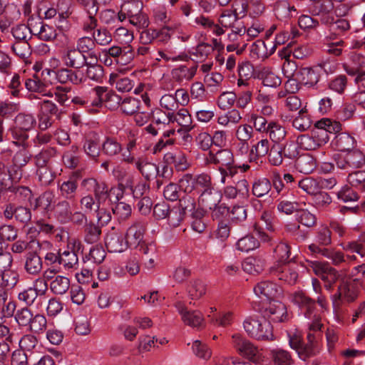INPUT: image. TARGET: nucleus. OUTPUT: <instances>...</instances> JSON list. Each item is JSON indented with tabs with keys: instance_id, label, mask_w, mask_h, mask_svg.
I'll list each match as a JSON object with an SVG mask.
<instances>
[{
	"instance_id": "obj_1",
	"label": "nucleus",
	"mask_w": 365,
	"mask_h": 365,
	"mask_svg": "<svg viewBox=\"0 0 365 365\" xmlns=\"http://www.w3.org/2000/svg\"><path fill=\"white\" fill-rule=\"evenodd\" d=\"M341 130L339 122L329 118L317 121L315 127L309 133L301 135L297 138V143L305 150H314L326 145L329 140V134L336 133Z\"/></svg>"
},
{
	"instance_id": "obj_2",
	"label": "nucleus",
	"mask_w": 365,
	"mask_h": 365,
	"mask_svg": "<svg viewBox=\"0 0 365 365\" xmlns=\"http://www.w3.org/2000/svg\"><path fill=\"white\" fill-rule=\"evenodd\" d=\"M81 186L87 191L93 192L95 196L94 199L88 194L81 198L80 205L86 213L96 211L108 198V187L103 181H98L93 178H86L82 180Z\"/></svg>"
},
{
	"instance_id": "obj_3",
	"label": "nucleus",
	"mask_w": 365,
	"mask_h": 365,
	"mask_svg": "<svg viewBox=\"0 0 365 365\" xmlns=\"http://www.w3.org/2000/svg\"><path fill=\"white\" fill-rule=\"evenodd\" d=\"M340 246L342 247L344 252L330 249L324 251L325 257L330 259L335 266H339L342 263L349 264L356 261V255L361 258L365 257V249L361 243L352 241L341 243Z\"/></svg>"
},
{
	"instance_id": "obj_4",
	"label": "nucleus",
	"mask_w": 365,
	"mask_h": 365,
	"mask_svg": "<svg viewBox=\"0 0 365 365\" xmlns=\"http://www.w3.org/2000/svg\"><path fill=\"white\" fill-rule=\"evenodd\" d=\"M245 331L257 340H272V327L270 322L262 315H253L246 318L243 322Z\"/></svg>"
},
{
	"instance_id": "obj_5",
	"label": "nucleus",
	"mask_w": 365,
	"mask_h": 365,
	"mask_svg": "<svg viewBox=\"0 0 365 365\" xmlns=\"http://www.w3.org/2000/svg\"><path fill=\"white\" fill-rule=\"evenodd\" d=\"M180 190L187 194L201 193L213 186L211 175L206 173L198 175L185 174L179 180Z\"/></svg>"
},
{
	"instance_id": "obj_6",
	"label": "nucleus",
	"mask_w": 365,
	"mask_h": 365,
	"mask_svg": "<svg viewBox=\"0 0 365 365\" xmlns=\"http://www.w3.org/2000/svg\"><path fill=\"white\" fill-rule=\"evenodd\" d=\"M334 161L338 169L346 173L359 169L365 165V155L359 149L354 148L334 155Z\"/></svg>"
},
{
	"instance_id": "obj_7",
	"label": "nucleus",
	"mask_w": 365,
	"mask_h": 365,
	"mask_svg": "<svg viewBox=\"0 0 365 365\" xmlns=\"http://www.w3.org/2000/svg\"><path fill=\"white\" fill-rule=\"evenodd\" d=\"M232 344L242 355L248 358L252 362L259 364L264 360L262 349L255 346L242 334L235 333L232 335Z\"/></svg>"
},
{
	"instance_id": "obj_8",
	"label": "nucleus",
	"mask_w": 365,
	"mask_h": 365,
	"mask_svg": "<svg viewBox=\"0 0 365 365\" xmlns=\"http://www.w3.org/2000/svg\"><path fill=\"white\" fill-rule=\"evenodd\" d=\"M222 199V194L214 187L204 190L198 197V205L202 210H213L212 217L218 218L219 212H227L226 207L219 206Z\"/></svg>"
},
{
	"instance_id": "obj_9",
	"label": "nucleus",
	"mask_w": 365,
	"mask_h": 365,
	"mask_svg": "<svg viewBox=\"0 0 365 365\" xmlns=\"http://www.w3.org/2000/svg\"><path fill=\"white\" fill-rule=\"evenodd\" d=\"M14 124L11 130L12 136L19 141L16 143L23 145L29 138L28 131L36 126V120L32 114L20 113L15 117Z\"/></svg>"
},
{
	"instance_id": "obj_10",
	"label": "nucleus",
	"mask_w": 365,
	"mask_h": 365,
	"mask_svg": "<svg viewBox=\"0 0 365 365\" xmlns=\"http://www.w3.org/2000/svg\"><path fill=\"white\" fill-rule=\"evenodd\" d=\"M91 94L93 96L91 103L97 109L102 106L103 102L109 109H115L121 104V97L108 91L106 87L96 86L92 89Z\"/></svg>"
},
{
	"instance_id": "obj_11",
	"label": "nucleus",
	"mask_w": 365,
	"mask_h": 365,
	"mask_svg": "<svg viewBox=\"0 0 365 365\" xmlns=\"http://www.w3.org/2000/svg\"><path fill=\"white\" fill-rule=\"evenodd\" d=\"M48 284L41 277L34 280L32 286L22 289L18 294V299L25 305L29 307L34 304L38 296L46 294Z\"/></svg>"
},
{
	"instance_id": "obj_12",
	"label": "nucleus",
	"mask_w": 365,
	"mask_h": 365,
	"mask_svg": "<svg viewBox=\"0 0 365 365\" xmlns=\"http://www.w3.org/2000/svg\"><path fill=\"white\" fill-rule=\"evenodd\" d=\"M255 295L262 300H275L283 293L281 287L269 280H262L253 288Z\"/></svg>"
},
{
	"instance_id": "obj_13",
	"label": "nucleus",
	"mask_w": 365,
	"mask_h": 365,
	"mask_svg": "<svg viewBox=\"0 0 365 365\" xmlns=\"http://www.w3.org/2000/svg\"><path fill=\"white\" fill-rule=\"evenodd\" d=\"M175 306L185 325L196 329L204 325V317L200 311L190 310L181 302H176Z\"/></svg>"
},
{
	"instance_id": "obj_14",
	"label": "nucleus",
	"mask_w": 365,
	"mask_h": 365,
	"mask_svg": "<svg viewBox=\"0 0 365 365\" xmlns=\"http://www.w3.org/2000/svg\"><path fill=\"white\" fill-rule=\"evenodd\" d=\"M289 300L304 312L306 317L309 318L315 309V300L308 297L304 292L299 290L289 294Z\"/></svg>"
},
{
	"instance_id": "obj_15",
	"label": "nucleus",
	"mask_w": 365,
	"mask_h": 365,
	"mask_svg": "<svg viewBox=\"0 0 365 365\" xmlns=\"http://www.w3.org/2000/svg\"><path fill=\"white\" fill-rule=\"evenodd\" d=\"M321 69L317 67H303L296 69L293 74L297 78L299 82L308 87H314L320 78Z\"/></svg>"
},
{
	"instance_id": "obj_16",
	"label": "nucleus",
	"mask_w": 365,
	"mask_h": 365,
	"mask_svg": "<svg viewBox=\"0 0 365 365\" xmlns=\"http://www.w3.org/2000/svg\"><path fill=\"white\" fill-rule=\"evenodd\" d=\"M356 297L357 293L354 287L347 282H342L339 286L336 293L331 297L334 311L336 312L339 308L341 302H352Z\"/></svg>"
},
{
	"instance_id": "obj_17",
	"label": "nucleus",
	"mask_w": 365,
	"mask_h": 365,
	"mask_svg": "<svg viewBox=\"0 0 365 365\" xmlns=\"http://www.w3.org/2000/svg\"><path fill=\"white\" fill-rule=\"evenodd\" d=\"M263 316L274 322H282L288 319L287 308L278 300L271 302L264 309Z\"/></svg>"
},
{
	"instance_id": "obj_18",
	"label": "nucleus",
	"mask_w": 365,
	"mask_h": 365,
	"mask_svg": "<svg viewBox=\"0 0 365 365\" xmlns=\"http://www.w3.org/2000/svg\"><path fill=\"white\" fill-rule=\"evenodd\" d=\"M4 215L7 220H11L14 217L17 222L24 225L27 224L31 220L32 216L29 208L14 204L6 205Z\"/></svg>"
},
{
	"instance_id": "obj_19",
	"label": "nucleus",
	"mask_w": 365,
	"mask_h": 365,
	"mask_svg": "<svg viewBox=\"0 0 365 365\" xmlns=\"http://www.w3.org/2000/svg\"><path fill=\"white\" fill-rule=\"evenodd\" d=\"M76 243H78L76 240L71 239L68 241V247L71 245L74 247ZM59 264L62 266L66 271L76 269L78 265V258L76 253L73 250H70L69 247L62 252L60 251Z\"/></svg>"
},
{
	"instance_id": "obj_20",
	"label": "nucleus",
	"mask_w": 365,
	"mask_h": 365,
	"mask_svg": "<svg viewBox=\"0 0 365 365\" xmlns=\"http://www.w3.org/2000/svg\"><path fill=\"white\" fill-rule=\"evenodd\" d=\"M271 273L279 280L289 284H294L298 278V272L295 266L290 264H279L271 268Z\"/></svg>"
},
{
	"instance_id": "obj_21",
	"label": "nucleus",
	"mask_w": 365,
	"mask_h": 365,
	"mask_svg": "<svg viewBox=\"0 0 365 365\" xmlns=\"http://www.w3.org/2000/svg\"><path fill=\"white\" fill-rule=\"evenodd\" d=\"M145 230L143 222H137L133 224L127 230L126 242L131 247L139 248L143 244H146L143 241L144 233Z\"/></svg>"
},
{
	"instance_id": "obj_22",
	"label": "nucleus",
	"mask_w": 365,
	"mask_h": 365,
	"mask_svg": "<svg viewBox=\"0 0 365 365\" xmlns=\"http://www.w3.org/2000/svg\"><path fill=\"white\" fill-rule=\"evenodd\" d=\"M205 160L207 164L218 165L219 167L229 166L235 163L233 153L229 149H222L215 153L210 151Z\"/></svg>"
},
{
	"instance_id": "obj_23",
	"label": "nucleus",
	"mask_w": 365,
	"mask_h": 365,
	"mask_svg": "<svg viewBox=\"0 0 365 365\" xmlns=\"http://www.w3.org/2000/svg\"><path fill=\"white\" fill-rule=\"evenodd\" d=\"M197 66H179L171 71L172 80L180 86L186 85L195 76Z\"/></svg>"
},
{
	"instance_id": "obj_24",
	"label": "nucleus",
	"mask_w": 365,
	"mask_h": 365,
	"mask_svg": "<svg viewBox=\"0 0 365 365\" xmlns=\"http://www.w3.org/2000/svg\"><path fill=\"white\" fill-rule=\"evenodd\" d=\"M101 145L99 135L96 133H89L84 140L83 150L91 159H97L101 153Z\"/></svg>"
},
{
	"instance_id": "obj_25",
	"label": "nucleus",
	"mask_w": 365,
	"mask_h": 365,
	"mask_svg": "<svg viewBox=\"0 0 365 365\" xmlns=\"http://www.w3.org/2000/svg\"><path fill=\"white\" fill-rule=\"evenodd\" d=\"M138 252L141 255L142 261L148 269H151L155 266V261L158 258L157 248L153 243L143 244Z\"/></svg>"
},
{
	"instance_id": "obj_26",
	"label": "nucleus",
	"mask_w": 365,
	"mask_h": 365,
	"mask_svg": "<svg viewBox=\"0 0 365 365\" xmlns=\"http://www.w3.org/2000/svg\"><path fill=\"white\" fill-rule=\"evenodd\" d=\"M106 246L110 252H122L127 249L128 244L122 234L113 231L106 237Z\"/></svg>"
},
{
	"instance_id": "obj_27",
	"label": "nucleus",
	"mask_w": 365,
	"mask_h": 365,
	"mask_svg": "<svg viewBox=\"0 0 365 365\" xmlns=\"http://www.w3.org/2000/svg\"><path fill=\"white\" fill-rule=\"evenodd\" d=\"M48 85L41 81L37 76L28 78L25 81V87L29 92L37 93L41 96L53 97V91L48 89Z\"/></svg>"
},
{
	"instance_id": "obj_28",
	"label": "nucleus",
	"mask_w": 365,
	"mask_h": 365,
	"mask_svg": "<svg viewBox=\"0 0 365 365\" xmlns=\"http://www.w3.org/2000/svg\"><path fill=\"white\" fill-rule=\"evenodd\" d=\"M24 270L30 275H38L43 269L41 258L35 252H30L25 257Z\"/></svg>"
},
{
	"instance_id": "obj_29",
	"label": "nucleus",
	"mask_w": 365,
	"mask_h": 365,
	"mask_svg": "<svg viewBox=\"0 0 365 365\" xmlns=\"http://www.w3.org/2000/svg\"><path fill=\"white\" fill-rule=\"evenodd\" d=\"M54 217L61 223H67L71 217V207L68 201L62 200L56 202L52 208Z\"/></svg>"
},
{
	"instance_id": "obj_30",
	"label": "nucleus",
	"mask_w": 365,
	"mask_h": 365,
	"mask_svg": "<svg viewBox=\"0 0 365 365\" xmlns=\"http://www.w3.org/2000/svg\"><path fill=\"white\" fill-rule=\"evenodd\" d=\"M55 203V195L52 192L46 191L36 198L34 202L31 205L34 210H39L48 212L52 210Z\"/></svg>"
},
{
	"instance_id": "obj_31",
	"label": "nucleus",
	"mask_w": 365,
	"mask_h": 365,
	"mask_svg": "<svg viewBox=\"0 0 365 365\" xmlns=\"http://www.w3.org/2000/svg\"><path fill=\"white\" fill-rule=\"evenodd\" d=\"M355 143V139L349 133H341L335 136L332 145L339 153H344L354 149Z\"/></svg>"
},
{
	"instance_id": "obj_32",
	"label": "nucleus",
	"mask_w": 365,
	"mask_h": 365,
	"mask_svg": "<svg viewBox=\"0 0 365 365\" xmlns=\"http://www.w3.org/2000/svg\"><path fill=\"white\" fill-rule=\"evenodd\" d=\"M171 123H177L186 130L192 128V119L189 111L185 108H180L177 112H170Z\"/></svg>"
},
{
	"instance_id": "obj_33",
	"label": "nucleus",
	"mask_w": 365,
	"mask_h": 365,
	"mask_svg": "<svg viewBox=\"0 0 365 365\" xmlns=\"http://www.w3.org/2000/svg\"><path fill=\"white\" fill-rule=\"evenodd\" d=\"M246 28L245 25L237 26L233 29H230V32L227 34V41L232 43H236L242 46L240 50H237V54H240L247 46L245 39Z\"/></svg>"
},
{
	"instance_id": "obj_34",
	"label": "nucleus",
	"mask_w": 365,
	"mask_h": 365,
	"mask_svg": "<svg viewBox=\"0 0 365 365\" xmlns=\"http://www.w3.org/2000/svg\"><path fill=\"white\" fill-rule=\"evenodd\" d=\"M70 279L63 275H56L49 284L51 292L56 295L66 294L70 289Z\"/></svg>"
},
{
	"instance_id": "obj_35",
	"label": "nucleus",
	"mask_w": 365,
	"mask_h": 365,
	"mask_svg": "<svg viewBox=\"0 0 365 365\" xmlns=\"http://www.w3.org/2000/svg\"><path fill=\"white\" fill-rule=\"evenodd\" d=\"M265 266L264 260L261 257H249L242 264L243 270L251 274L261 273Z\"/></svg>"
},
{
	"instance_id": "obj_36",
	"label": "nucleus",
	"mask_w": 365,
	"mask_h": 365,
	"mask_svg": "<svg viewBox=\"0 0 365 365\" xmlns=\"http://www.w3.org/2000/svg\"><path fill=\"white\" fill-rule=\"evenodd\" d=\"M135 168L148 180L155 177L158 173L157 165L155 163L148 162L143 156L138 157Z\"/></svg>"
},
{
	"instance_id": "obj_37",
	"label": "nucleus",
	"mask_w": 365,
	"mask_h": 365,
	"mask_svg": "<svg viewBox=\"0 0 365 365\" xmlns=\"http://www.w3.org/2000/svg\"><path fill=\"white\" fill-rule=\"evenodd\" d=\"M63 59L68 67L80 68L83 66V55L77 48L68 49L64 54Z\"/></svg>"
},
{
	"instance_id": "obj_38",
	"label": "nucleus",
	"mask_w": 365,
	"mask_h": 365,
	"mask_svg": "<svg viewBox=\"0 0 365 365\" xmlns=\"http://www.w3.org/2000/svg\"><path fill=\"white\" fill-rule=\"evenodd\" d=\"M219 23L226 29H233L244 25L243 22L229 9L224 10L220 16Z\"/></svg>"
},
{
	"instance_id": "obj_39",
	"label": "nucleus",
	"mask_w": 365,
	"mask_h": 365,
	"mask_svg": "<svg viewBox=\"0 0 365 365\" xmlns=\"http://www.w3.org/2000/svg\"><path fill=\"white\" fill-rule=\"evenodd\" d=\"M266 133L272 142L278 143L285 138L287 131L279 123L272 120L268 123Z\"/></svg>"
},
{
	"instance_id": "obj_40",
	"label": "nucleus",
	"mask_w": 365,
	"mask_h": 365,
	"mask_svg": "<svg viewBox=\"0 0 365 365\" xmlns=\"http://www.w3.org/2000/svg\"><path fill=\"white\" fill-rule=\"evenodd\" d=\"M271 356L274 365H292L294 362L291 354L281 348L271 350Z\"/></svg>"
},
{
	"instance_id": "obj_41",
	"label": "nucleus",
	"mask_w": 365,
	"mask_h": 365,
	"mask_svg": "<svg viewBox=\"0 0 365 365\" xmlns=\"http://www.w3.org/2000/svg\"><path fill=\"white\" fill-rule=\"evenodd\" d=\"M164 160L168 164H173L178 170H185L188 165L186 156L180 152H168L164 155Z\"/></svg>"
},
{
	"instance_id": "obj_42",
	"label": "nucleus",
	"mask_w": 365,
	"mask_h": 365,
	"mask_svg": "<svg viewBox=\"0 0 365 365\" xmlns=\"http://www.w3.org/2000/svg\"><path fill=\"white\" fill-rule=\"evenodd\" d=\"M287 67H292V68H294L296 67L294 63H287L283 65V72L284 76L288 78L287 81L284 83V88L287 93H294L299 88V82L297 78L293 76L294 73L287 74V71L286 70Z\"/></svg>"
},
{
	"instance_id": "obj_43",
	"label": "nucleus",
	"mask_w": 365,
	"mask_h": 365,
	"mask_svg": "<svg viewBox=\"0 0 365 365\" xmlns=\"http://www.w3.org/2000/svg\"><path fill=\"white\" fill-rule=\"evenodd\" d=\"M259 76L264 86L276 88L282 83L281 78L269 68H263Z\"/></svg>"
},
{
	"instance_id": "obj_44",
	"label": "nucleus",
	"mask_w": 365,
	"mask_h": 365,
	"mask_svg": "<svg viewBox=\"0 0 365 365\" xmlns=\"http://www.w3.org/2000/svg\"><path fill=\"white\" fill-rule=\"evenodd\" d=\"M307 344H302L299 349L296 350L298 356L303 361H305L307 358L314 356L317 350L314 345V337L312 336L311 333L307 334Z\"/></svg>"
},
{
	"instance_id": "obj_45",
	"label": "nucleus",
	"mask_w": 365,
	"mask_h": 365,
	"mask_svg": "<svg viewBox=\"0 0 365 365\" xmlns=\"http://www.w3.org/2000/svg\"><path fill=\"white\" fill-rule=\"evenodd\" d=\"M101 148L103 153L109 157L115 156L122 151L121 144L115 138L111 137L106 138L101 144Z\"/></svg>"
},
{
	"instance_id": "obj_46",
	"label": "nucleus",
	"mask_w": 365,
	"mask_h": 365,
	"mask_svg": "<svg viewBox=\"0 0 365 365\" xmlns=\"http://www.w3.org/2000/svg\"><path fill=\"white\" fill-rule=\"evenodd\" d=\"M143 7V1H123L120 11L118 14V19H121L123 14H126L128 18L138 14L142 11Z\"/></svg>"
},
{
	"instance_id": "obj_47",
	"label": "nucleus",
	"mask_w": 365,
	"mask_h": 365,
	"mask_svg": "<svg viewBox=\"0 0 365 365\" xmlns=\"http://www.w3.org/2000/svg\"><path fill=\"white\" fill-rule=\"evenodd\" d=\"M298 207L297 202H292L285 198V193H282L277 200V210L280 213L292 215L295 211H298Z\"/></svg>"
},
{
	"instance_id": "obj_48",
	"label": "nucleus",
	"mask_w": 365,
	"mask_h": 365,
	"mask_svg": "<svg viewBox=\"0 0 365 365\" xmlns=\"http://www.w3.org/2000/svg\"><path fill=\"white\" fill-rule=\"evenodd\" d=\"M297 168L299 172L309 174L316 168V161L310 155H304L298 158L296 162Z\"/></svg>"
},
{
	"instance_id": "obj_49",
	"label": "nucleus",
	"mask_w": 365,
	"mask_h": 365,
	"mask_svg": "<svg viewBox=\"0 0 365 365\" xmlns=\"http://www.w3.org/2000/svg\"><path fill=\"white\" fill-rule=\"evenodd\" d=\"M270 181L265 178L255 180L252 184V194L257 197H262L267 195L271 190Z\"/></svg>"
},
{
	"instance_id": "obj_50",
	"label": "nucleus",
	"mask_w": 365,
	"mask_h": 365,
	"mask_svg": "<svg viewBox=\"0 0 365 365\" xmlns=\"http://www.w3.org/2000/svg\"><path fill=\"white\" fill-rule=\"evenodd\" d=\"M312 120L306 109L302 108L292 121V126L299 131H305L310 128Z\"/></svg>"
},
{
	"instance_id": "obj_51",
	"label": "nucleus",
	"mask_w": 365,
	"mask_h": 365,
	"mask_svg": "<svg viewBox=\"0 0 365 365\" xmlns=\"http://www.w3.org/2000/svg\"><path fill=\"white\" fill-rule=\"evenodd\" d=\"M47 327V319L43 314H33L28 329L35 334H42Z\"/></svg>"
},
{
	"instance_id": "obj_52",
	"label": "nucleus",
	"mask_w": 365,
	"mask_h": 365,
	"mask_svg": "<svg viewBox=\"0 0 365 365\" xmlns=\"http://www.w3.org/2000/svg\"><path fill=\"white\" fill-rule=\"evenodd\" d=\"M275 15L280 19L283 20L289 17H292L297 14V9L294 6H291L288 1H279L276 6Z\"/></svg>"
},
{
	"instance_id": "obj_53",
	"label": "nucleus",
	"mask_w": 365,
	"mask_h": 365,
	"mask_svg": "<svg viewBox=\"0 0 365 365\" xmlns=\"http://www.w3.org/2000/svg\"><path fill=\"white\" fill-rule=\"evenodd\" d=\"M13 52L21 59L27 63L31 54V46L27 41H16L11 46Z\"/></svg>"
},
{
	"instance_id": "obj_54",
	"label": "nucleus",
	"mask_w": 365,
	"mask_h": 365,
	"mask_svg": "<svg viewBox=\"0 0 365 365\" xmlns=\"http://www.w3.org/2000/svg\"><path fill=\"white\" fill-rule=\"evenodd\" d=\"M247 121L252 124L253 129L259 133H266L268 128V122L266 118L255 113L247 115Z\"/></svg>"
},
{
	"instance_id": "obj_55",
	"label": "nucleus",
	"mask_w": 365,
	"mask_h": 365,
	"mask_svg": "<svg viewBox=\"0 0 365 365\" xmlns=\"http://www.w3.org/2000/svg\"><path fill=\"white\" fill-rule=\"evenodd\" d=\"M101 235V228L93 223L87 224L84 228V241L88 244L97 242Z\"/></svg>"
},
{
	"instance_id": "obj_56",
	"label": "nucleus",
	"mask_w": 365,
	"mask_h": 365,
	"mask_svg": "<svg viewBox=\"0 0 365 365\" xmlns=\"http://www.w3.org/2000/svg\"><path fill=\"white\" fill-rule=\"evenodd\" d=\"M335 40V35L327 36L324 43V50L334 56H339L341 53V47L344 45L342 40Z\"/></svg>"
},
{
	"instance_id": "obj_57",
	"label": "nucleus",
	"mask_w": 365,
	"mask_h": 365,
	"mask_svg": "<svg viewBox=\"0 0 365 365\" xmlns=\"http://www.w3.org/2000/svg\"><path fill=\"white\" fill-rule=\"evenodd\" d=\"M206 285L199 279L192 281L187 288L188 295L192 299H197L206 293Z\"/></svg>"
},
{
	"instance_id": "obj_58",
	"label": "nucleus",
	"mask_w": 365,
	"mask_h": 365,
	"mask_svg": "<svg viewBox=\"0 0 365 365\" xmlns=\"http://www.w3.org/2000/svg\"><path fill=\"white\" fill-rule=\"evenodd\" d=\"M273 247L274 257L279 262L285 263L289 259L290 248L287 244L277 240Z\"/></svg>"
},
{
	"instance_id": "obj_59",
	"label": "nucleus",
	"mask_w": 365,
	"mask_h": 365,
	"mask_svg": "<svg viewBox=\"0 0 365 365\" xmlns=\"http://www.w3.org/2000/svg\"><path fill=\"white\" fill-rule=\"evenodd\" d=\"M1 283L4 286L14 288L18 283L19 274L16 271L9 269L5 272H0Z\"/></svg>"
},
{
	"instance_id": "obj_60",
	"label": "nucleus",
	"mask_w": 365,
	"mask_h": 365,
	"mask_svg": "<svg viewBox=\"0 0 365 365\" xmlns=\"http://www.w3.org/2000/svg\"><path fill=\"white\" fill-rule=\"evenodd\" d=\"M330 265L327 262L318 260H307V269L308 271L313 272L317 276L322 278L326 272L330 268Z\"/></svg>"
},
{
	"instance_id": "obj_61",
	"label": "nucleus",
	"mask_w": 365,
	"mask_h": 365,
	"mask_svg": "<svg viewBox=\"0 0 365 365\" xmlns=\"http://www.w3.org/2000/svg\"><path fill=\"white\" fill-rule=\"evenodd\" d=\"M160 106L168 112H174L179 107L178 98L173 93H165L160 99Z\"/></svg>"
},
{
	"instance_id": "obj_62",
	"label": "nucleus",
	"mask_w": 365,
	"mask_h": 365,
	"mask_svg": "<svg viewBox=\"0 0 365 365\" xmlns=\"http://www.w3.org/2000/svg\"><path fill=\"white\" fill-rule=\"evenodd\" d=\"M250 56L253 60L264 59L268 56L264 41H257L250 47Z\"/></svg>"
},
{
	"instance_id": "obj_63",
	"label": "nucleus",
	"mask_w": 365,
	"mask_h": 365,
	"mask_svg": "<svg viewBox=\"0 0 365 365\" xmlns=\"http://www.w3.org/2000/svg\"><path fill=\"white\" fill-rule=\"evenodd\" d=\"M94 43L100 46H107L112 41L110 33L105 28H99L93 32Z\"/></svg>"
},
{
	"instance_id": "obj_64",
	"label": "nucleus",
	"mask_w": 365,
	"mask_h": 365,
	"mask_svg": "<svg viewBox=\"0 0 365 365\" xmlns=\"http://www.w3.org/2000/svg\"><path fill=\"white\" fill-rule=\"evenodd\" d=\"M259 245V241L253 236L247 235L237 241V247L242 252H248L257 248Z\"/></svg>"
}]
</instances>
